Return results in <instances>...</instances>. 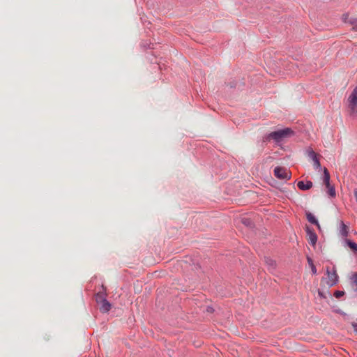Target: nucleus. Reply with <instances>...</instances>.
Returning a JSON list of instances; mask_svg holds the SVG:
<instances>
[{"label":"nucleus","mask_w":357,"mask_h":357,"mask_svg":"<svg viewBox=\"0 0 357 357\" xmlns=\"http://www.w3.org/2000/svg\"><path fill=\"white\" fill-rule=\"evenodd\" d=\"M348 101L350 109V116L356 117L357 116V86H356L352 91L348 98Z\"/></svg>","instance_id":"obj_1"},{"label":"nucleus","mask_w":357,"mask_h":357,"mask_svg":"<svg viewBox=\"0 0 357 357\" xmlns=\"http://www.w3.org/2000/svg\"><path fill=\"white\" fill-rule=\"evenodd\" d=\"M264 134H296V132L291 128H284L280 125H278L271 130H266Z\"/></svg>","instance_id":"obj_2"},{"label":"nucleus","mask_w":357,"mask_h":357,"mask_svg":"<svg viewBox=\"0 0 357 357\" xmlns=\"http://www.w3.org/2000/svg\"><path fill=\"white\" fill-rule=\"evenodd\" d=\"M274 176L278 179L289 180L291 173L285 167H276L274 169Z\"/></svg>","instance_id":"obj_3"},{"label":"nucleus","mask_w":357,"mask_h":357,"mask_svg":"<svg viewBox=\"0 0 357 357\" xmlns=\"http://www.w3.org/2000/svg\"><path fill=\"white\" fill-rule=\"evenodd\" d=\"M327 275H328V280L326 282L327 284L329 287H332L335 285L337 280H338V276L336 273V271L335 269L333 270L332 272H331L328 268H327Z\"/></svg>","instance_id":"obj_4"},{"label":"nucleus","mask_w":357,"mask_h":357,"mask_svg":"<svg viewBox=\"0 0 357 357\" xmlns=\"http://www.w3.org/2000/svg\"><path fill=\"white\" fill-rule=\"evenodd\" d=\"M306 232H307V238L312 245L314 246L316 245L317 241V234L310 229L308 227L306 228Z\"/></svg>","instance_id":"obj_5"},{"label":"nucleus","mask_w":357,"mask_h":357,"mask_svg":"<svg viewBox=\"0 0 357 357\" xmlns=\"http://www.w3.org/2000/svg\"><path fill=\"white\" fill-rule=\"evenodd\" d=\"M97 302L100 312H107L110 310L111 305L107 300L101 298L100 301L97 300Z\"/></svg>","instance_id":"obj_6"},{"label":"nucleus","mask_w":357,"mask_h":357,"mask_svg":"<svg viewBox=\"0 0 357 357\" xmlns=\"http://www.w3.org/2000/svg\"><path fill=\"white\" fill-rule=\"evenodd\" d=\"M308 157L312 160L314 169L320 168L321 164L314 151H313L312 150L308 152Z\"/></svg>","instance_id":"obj_7"},{"label":"nucleus","mask_w":357,"mask_h":357,"mask_svg":"<svg viewBox=\"0 0 357 357\" xmlns=\"http://www.w3.org/2000/svg\"><path fill=\"white\" fill-rule=\"evenodd\" d=\"M297 186L300 190H307L312 187V183L310 181H307L305 183L303 181H301L298 182Z\"/></svg>","instance_id":"obj_8"},{"label":"nucleus","mask_w":357,"mask_h":357,"mask_svg":"<svg viewBox=\"0 0 357 357\" xmlns=\"http://www.w3.org/2000/svg\"><path fill=\"white\" fill-rule=\"evenodd\" d=\"M340 234L343 238H347L349 235V227L342 221L340 224Z\"/></svg>","instance_id":"obj_9"},{"label":"nucleus","mask_w":357,"mask_h":357,"mask_svg":"<svg viewBox=\"0 0 357 357\" xmlns=\"http://www.w3.org/2000/svg\"><path fill=\"white\" fill-rule=\"evenodd\" d=\"M351 286L357 294V272H354L350 276Z\"/></svg>","instance_id":"obj_10"},{"label":"nucleus","mask_w":357,"mask_h":357,"mask_svg":"<svg viewBox=\"0 0 357 357\" xmlns=\"http://www.w3.org/2000/svg\"><path fill=\"white\" fill-rule=\"evenodd\" d=\"M306 218L307 219V220L312 223V224H314L315 225H317V227H318L319 229H321V227H320V225L319 224L317 220L315 218V217L314 216L313 214H312L310 212H307L306 213Z\"/></svg>","instance_id":"obj_11"},{"label":"nucleus","mask_w":357,"mask_h":357,"mask_svg":"<svg viewBox=\"0 0 357 357\" xmlns=\"http://www.w3.org/2000/svg\"><path fill=\"white\" fill-rule=\"evenodd\" d=\"M330 174L326 168H324V183L326 185V187H330Z\"/></svg>","instance_id":"obj_12"},{"label":"nucleus","mask_w":357,"mask_h":357,"mask_svg":"<svg viewBox=\"0 0 357 357\" xmlns=\"http://www.w3.org/2000/svg\"><path fill=\"white\" fill-rule=\"evenodd\" d=\"M347 245L349 247V248L355 253H357V244L350 240L346 239L345 240Z\"/></svg>","instance_id":"obj_13"},{"label":"nucleus","mask_w":357,"mask_h":357,"mask_svg":"<svg viewBox=\"0 0 357 357\" xmlns=\"http://www.w3.org/2000/svg\"><path fill=\"white\" fill-rule=\"evenodd\" d=\"M349 23L354 26L353 29L357 31V18L351 17L349 20Z\"/></svg>","instance_id":"obj_14"},{"label":"nucleus","mask_w":357,"mask_h":357,"mask_svg":"<svg viewBox=\"0 0 357 357\" xmlns=\"http://www.w3.org/2000/svg\"><path fill=\"white\" fill-rule=\"evenodd\" d=\"M141 46L144 49H154L153 44L151 43H148L146 41L142 42Z\"/></svg>","instance_id":"obj_15"},{"label":"nucleus","mask_w":357,"mask_h":357,"mask_svg":"<svg viewBox=\"0 0 357 357\" xmlns=\"http://www.w3.org/2000/svg\"><path fill=\"white\" fill-rule=\"evenodd\" d=\"M284 135H269V140L271 139H273L274 141L278 142H280L282 137H284Z\"/></svg>","instance_id":"obj_16"},{"label":"nucleus","mask_w":357,"mask_h":357,"mask_svg":"<svg viewBox=\"0 0 357 357\" xmlns=\"http://www.w3.org/2000/svg\"><path fill=\"white\" fill-rule=\"evenodd\" d=\"M328 190V194L331 197H333L335 196V188L333 186H332L331 185H330V187H326Z\"/></svg>","instance_id":"obj_17"},{"label":"nucleus","mask_w":357,"mask_h":357,"mask_svg":"<svg viewBox=\"0 0 357 357\" xmlns=\"http://www.w3.org/2000/svg\"><path fill=\"white\" fill-rule=\"evenodd\" d=\"M344 294V291H335L334 293V296L335 298H340V297H342L343 295Z\"/></svg>","instance_id":"obj_18"},{"label":"nucleus","mask_w":357,"mask_h":357,"mask_svg":"<svg viewBox=\"0 0 357 357\" xmlns=\"http://www.w3.org/2000/svg\"><path fill=\"white\" fill-rule=\"evenodd\" d=\"M266 263L270 266V268L274 269L275 267V262L271 259L266 260Z\"/></svg>","instance_id":"obj_19"},{"label":"nucleus","mask_w":357,"mask_h":357,"mask_svg":"<svg viewBox=\"0 0 357 357\" xmlns=\"http://www.w3.org/2000/svg\"><path fill=\"white\" fill-rule=\"evenodd\" d=\"M227 86H229L230 88H235L237 86V82L236 81H232L229 82Z\"/></svg>","instance_id":"obj_20"},{"label":"nucleus","mask_w":357,"mask_h":357,"mask_svg":"<svg viewBox=\"0 0 357 357\" xmlns=\"http://www.w3.org/2000/svg\"><path fill=\"white\" fill-rule=\"evenodd\" d=\"M310 267H311V270H312V272L313 273V274H316L317 268H316L315 266L314 265V264H312V266Z\"/></svg>","instance_id":"obj_21"},{"label":"nucleus","mask_w":357,"mask_h":357,"mask_svg":"<svg viewBox=\"0 0 357 357\" xmlns=\"http://www.w3.org/2000/svg\"><path fill=\"white\" fill-rule=\"evenodd\" d=\"M307 262L310 266H312V264H313L312 259L310 257H307Z\"/></svg>","instance_id":"obj_22"},{"label":"nucleus","mask_w":357,"mask_h":357,"mask_svg":"<svg viewBox=\"0 0 357 357\" xmlns=\"http://www.w3.org/2000/svg\"><path fill=\"white\" fill-rule=\"evenodd\" d=\"M352 326H353L354 331L357 333V324H353Z\"/></svg>","instance_id":"obj_23"},{"label":"nucleus","mask_w":357,"mask_h":357,"mask_svg":"<svg viewBox=\"0 0 357 357\" xmlns=\"http://www.w3.org/2000/svg\"><path fill=\"white\" fill-rule=\"evenodd\" d=\"M354 197L356 198V201L357 202V189H355L354 191Z\"/></svg>","instance_id":"obj_24"},{"label":"nucleus","mask_w":357,"mask_h":357,"mask_svg":"<svg viewBox=\"0 0 357 357\" xmlns=\"http://www.w3.org/2000/svg\"><path fill=\"white\" fill-rule=\"evenodd\" d=\"M300 134H309V131L304 130L303 131H300Z\"/></svg>","instance_id":"obj_25"},{"label":"nucleus","mask_w":357,"mask_h":357,"mask_svg":"<svg viewBox=\"0 0 357 357\" xmlns=\"http://www.w3.org/2000/svg\"><path fill=\"white\" fill-rule=\"evenodd\" d=\"M208 312H211V307H209V308L208 309Z\"/></svg>","instance_id":"obj_26"}]
</instances>
